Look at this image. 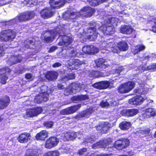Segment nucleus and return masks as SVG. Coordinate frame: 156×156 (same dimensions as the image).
<instances>
[{
	"label": "nucleus",
	"mask_w": 156,
	"mask_h": 156,
	"mask_svg": "<svg viewBox=\"0 0 156 156\" xmlns=\"http://www.w3.org/2000/svg\"><path fill=\"white\" fill-rule=\"evenodd\" d=\"M16 36V32L13 30H4L2 31L0 33V40L2 41L5 42L12 41L15 38Z\"/></svg>",
	"instance_id": "nucleus-1"
},
{
	"label": "nucleus",
	"mask_w": 156,
	"mask_h": 156,
	"mask_svg": "<svg viewBox=\"0 0 156 156\" xmlns=\"http://www.w3.org/2000/svg\"><path fill=\"white\" fill-rule=\"evenodd\" d=\"M139 86L137 87V93L141 94L140 95H137V105L141 104L146 99V98L143 97V94L146 93L148 90V89L145 88V85L144 83L141 84L139 83Z\"/></svg>",
	"instance_id": "nucleus-2"
},
{
	"label": "nucleus",
	"mask_w": 156,
	"mask_h": 156,
	"mask_svg": "<svg viewBox=\"0 0 156 156\" xmlns=\"http://www.w3.org/2000/svg\"><path fill=\"white\" fill-rule=\"evenodd\" d=\"M135 83L133 81H128L121 84L118 88V92L121 94L129 92L134 87Z\"/></svg>",
	"instance_id": "nucleus-3"
},
{
	"label": "nucleus",
	"mask_w": 156,
	"mask_h": 156,
	"mask_svg": "<svg viewBox=\"0 0 156 156\" xmlns=\"http://www.w3.org/2000/svg\"><path fill=\"white\" fill-rule=\"evenodd\" d=\"M98 133L101 134L108 133L111 127V124L108 122H102L95 127Z\"/></svg>",
	"instance_id": "nucleus-4"
},
{
	"label": "nucleus",
	"mask_w": 156,
	"mask_h": 156,
	"mask_svg": "<svg viewBox=\"0 0 156 156\" xmlns=\"http://www.w3.org/2000/svg\"><path fill=\"white\" fill-rule=\"evenodd\" d=\"M111 50L112 51L115 53H118L119 50L121 51H125L128 49L129 46L127 43L125 41L122 40L117 43V46H113L112 44Z\"/></svg>",
	"instance_id": "nucleus-5"
},
{
	"label": "nucleus",
	"mask_w": 156,
	"mask_h": 156,
	"mask_svg": "<svg viewBox=\"0 0 156 156\" xmlns=\"http://www.w3.org/2000/svg\"><path fill=\"white\" fill-rule=\"evenodd\" d=\"M130 144L129 140L128 139H119L114 143L113 147L118 150H121L126 147Z\"/></svg>",
	"instance_id": "nucleus-6"
},
{
	"label": "nucleus",
	"mask_w": 156,
	"mask_h": 156,
	"mask_svg": "<svg viewBox=\"0 0 156 156\" xmlns=\"http://www.w3.org/2000/svg\"><path fill=\"white\" fill-rule=\"evenodd\" d=\"M156 115V110L152 108L146 109L143 110L141 115H140L139 119L142 120L145 118H149Z\"/></svg>",
	"instance_id": "nucleus-7"
},
{
	"label": "nucleus",
	"mask_w": 156,
	"mask_h": 156,
	"mask_svg": "<svg viewBox=\"0 0 156 156\" xmlns=\"http://www.w3.org/2000/svg\"><path fill=\"white\" fill-rule=\"evenodd\" d=\"M59 141V139L56 136L50 137L46 140L45 147L47 149H51L57 146Z\"/></svg>",
	"instance_id": "nucleus-8"
},
{
	"label": "nucleus",
	"mask_w": 156,
	"mask_h": 156,
	"mask_svg": "<svg viewBox=\"0 0 156 156\" xmlns=\"http://www.w3.org/2000/svg\"><path fill=\"white\" fill-rule=\"evenodd\" d=\"M34 13L31 11H28L21 13L18 17L19 21L25 22L31 20L34 17Z\"/></svg>",
	"instance_id": "nucleus-9"
},
{
	"label": "nucleus",
	"mask_w": 156,
	"mask_h": 156,
	"mask_svg": "<svg viewBox=\"0 0 156 156\" xmlns=\"http://www.w3.org/2000/svg\"><path fill=\"white\" fill-rule=\"evenodd\" d=\"M11 72V70L8 67L0 69V82L1 84H4L6 83L8 77L6 75V73H10Z\"/></svg>",
	"instance_id": "nucleus-10"
},
{
	"label": "nucleus",
	"mask_w": 156,
	"mask_h": 156,
	"mask_svg": "<svg viewBox=\"0 0 156 156\" xmlns=\"http://www.w3.org/2000/svg\"><path fill=\"white\" fill-rule=\"evenodd\" d=\"M81 104L71 106L62 109L60 112L61 114L68 115L72 114L77 111L81 107Z\"/></svg>",
	"instance_id": "nucleus-11"
},
{
	"label": "nucleus",
	"mask_w": 156,
	"mask_h": 156,
	"mask_svg": "<svg viewBox=\"0 0 156 156\" xmlns=\"http://www.w3.org/2000/svg\"><path fill=\"white\" fill-rule=\"evenodd\" d=\"M98 28L104 35H110L113 34L115 32L114 27L111 26L102 25Z\"/></svg>",
	"instance_id": "nucleus-12"
},
{
	"label": "nucleus",
	"mask_w": 156,
	"mask_h": 156,
	"mask_svg": "<svg viewBox=\"0 0 156 156\" xmlns=\"http://www.w3.org/2000/svg\"><path fill=\"white\" fill-rule=\"evenodd\" d=\"M83 53L87 54H94L98 52V49L92 45H85L82 48Z\"/></svg>",
	"instance_id": "nucleus-13"
},
{
	"label": "nucleus",
	"mask_w": 156,
	"mask_h": 156,
	"mask_svg": "<svg viewBox=\"0 0 156 156\" xmlns=\"http://www.w3.org/2000/svg\"><path fill=\"white\" fill-rule=\"evenodd\" d=\"M43 110L41 107H37L30 109L26 113L27 117H33L41 113Z\"/></svg>",
	"instance_id": "nucleus-14"
},
{
	"label": "nucleus",
	"mask_w": 156,
	"mask_h": 156,
	"mask_svg": "<svg viewBox=\"0 0 156 156\" xmlns=\"http://www.w3.org/2000/svg\"><path fill=\"white\" fill-rule=\"evenodd\" d=\"M10 98L7 95L0 98V110L6 108L10 104Z\"/></svg>",
	"instance_id": "nucleus-15"
},
{
	"label": "nucleus",
	"mask_w": 156,
	"mask_h": 156,
	"mask_svg": "<svg viewBox=\"0 0 156 156\" xmlns=\"http://www.w3.org/2000/svg\"><path fill=\"white\" fill-rule=\"evenodd\" d=\"M95 12V9L89 6L83 7L80 10V12H83V14H85L84 16L87 17H91Z\"/></svg>",
	"instance_id": "nucleus-16"
},
{
	"label": "nucleus",
	"mask_w": 156,
	"mask_h": 156,
	"mask_svg": "<svg viewBox=\"0 0 156 156\" xmlns=\"http://www.w3.org/2000/svg\"><path fill=\"white\" fill-rule=\"evenodd\" d=\"M110 85V82L109 81H101L94 83L93 86L96 89L101 90L107 88Z\"/></svg>",
	"instance_id": "nucleus-17"
},
{
	"label": "nucleus",
	"mask_w": 156,
	"mask_h": 156,
	"mask_svg": "<svg viewBox=\"0 0 156 156\" xmlns=\"http://www.w3.org/2000/svg\"><path fill=\"white\" fill-rule=\"evenodd\" d=\"M30 134L27 132H24L19 135L17 138L19 142L21 143H27L30 139Z\"/></svg>",
	"instance_id": "nucleus-18"
},
{
	"label": "nucleus",
	"mask_w": 156,
	"mask_h": 156,
	"mask_svg": "<svg viewBox=\"0 0 156 156\" xmlns=\"http://www.w3.org/2000/svg\"><path fill=\"white\" fill-rule=\"evenodd\" d=\"M69 66V69L71 70L77 69L82 65V62L78 59H73Z\"/></svg>",
	"instance_id": "nucleus-19"
},
{
	"label": "nucleus",
	"mask_w": 156,
	"mask_h": 156,
	"mask_svg": "<svg viewBox=\"0 0 156 156\" xmlns=\"http://www.w3.org/2000/svg\"><path fill=\"white\" fill-rule=\"evenodd\" d=\"M40 14L43 18L47 19L52 16L54 14V12L50 10L49 9L46 8L41 10Z\"/></svg>",
	"instance_id": "nucleus-20"
},
{
	"label": "nucleus",
	"mask_w": 156,
	"mask_h": 156,
	"mask_svg": "<svg viewBox=\"0 0 156 156\" xmlns=\"http://www.w3.org/2000/svg\"><path fill=\"white\" fill-rule=\"evenodd\" d=\"M122 115L128 117H132L136 114V109H130L123 110L121 112Z\"/></svg>",
	"instance_id": "nucleus-21"
},
{
	"label": "nucleus",
	"mask_w": 156,
	"mask_h": 156,
	"mask_svg": "<svg viewBox=\"0 0 156 156\" xmlns=\"http://www.w3.org/2000/svg\"><path fill=\"white\" fill-rule=\"evenodd\" d=\"M96 30L90 28H87L85 31V34L87 35V38L90 41H93V39L96 36L94 35L96 34Z\"/></svg>",
	"instance_id": "nucleus-22"
},
{
	"label": "nucleus",
	"mask_w": 156,
	"mask_h": 156,
	"mask_svg": "<svg viewBox=\"0 0 156 156\" xmlns=\"http://www.w3.org/2000/svg\"><path fill=\"white\" fill-rule=\"evenodd\" d=\"M95 63L97 67L105 69L108 67V66L105 64V60L102 58H99L95 60Z\"/></svg>",
	"instance_id": "nucleus-23"
},
{
	"label": "nucleus",
	"mask_w": 156,
	"mask_h": 156,
	"mask_svg": "<svg viewBox=\"0 0 156 156\" xmlns=\"http://www.w3.org/2000/svg\"><path fill=\"white\" fill-rule=\"evenodd\" d=\"M48 135L47 132L46 130H43L37 133L35 136V138L37 140L43 141L48 137Z\"/></svg>",
	"instance_id": "nucleus-24"
},
{
	"label": "nucleus",
	"mask_w": 156,
	"mask_h": 156,
	"mask_svg": "<svg viewBox=\"0 0 156 156\" xmlns=\"http://www.w3.org/2000/svg\"><path fill=\"white\" fill-rule=\"evenodd\" d=\"M89 99L88 95H77L73 96L71 98V100L73 102L79 101H85Z\"/></svg>",
	"instance_id": "nucleus-25"
},
{
	"label": "nucleus",
	"mask_w": 156,
	"mask_h": 156,
	"mask_svg": "<svg viewBox=\"0 0 156 156\" xmlns=\"http://www.w3.org/2000/svg\"><path fill=\"white\" fill-rule=\"evenodd\" d=\"M133 29L131 26L128 25H124L120 29L121 32L124 34H130L132 33Z\"/></svg>",
	"instance_id": "nucleus-26"
},
{
	"label": "nucleus",
	"mask_w": 156,
	"mask_h": 156,
	"mask_svg": "<svg viewBox=\"0 0 156 156\" xmlns=\"http://www.w3.org/2000/svg\"><path fill=\"white\" fill-rule=\"evenodd\" d=\"M45 76L48 80L52 81L57 79V73L54 71H48L47 72Z\"/></svg>",
	"instance_id": "nucleus-27"
},
{
	"label": "nucleus",
	"mask_w": 156,
	"mask_h": 156,
	"mask_svg": "<svg viewBox=\"0 0 156 156\" xmlns=\"http://www.w3.org/2000/svg\"><path fill=\"white\" fill-rule=\"evenodd\" d=\"M61 44H59L60 45H63L66 47L67 46L71 44L72 42L71 38L66 35H63L62 37Z\"/></svg>",
	"instance_id": "nucleus-28"
},
{
	"label": "nucleus",
	"mask_w": 156,
	"mask_h": 156,
	"mask_svg": "<svg viewBox=\"0 0 156 156\" xmlns=\"http://www.w3.org/2000/svg\"><path fill=\"white\" fill-rule=\"evenodd\" d=\"M112 140L111 138H108L103 141L102 146L104 148H112L113 147V145L112 144Z\"/></svg>",
	"instance_id": "nucleus-29"
},
{
	"label": "nucleus",
	"mask_w": 156,
	"mask_h": 156,
	"mask_svg": "<svg viewBox=\"0 0 156 156\" xmlns=\"http://www.w3.org/2000/svg\"><path fill=\"white\" fill-rule=\"evenodd\" d=\"M76 137V133L69 132L67 133L64 136V139L66 141L71 140L75 139Z\"/></svg>",
	"instance_id": "nucleus-30"
},
{
	"label": "nucleus",
	"mask_w": 156,
	"mask_h": 156,
	"mask_svg": "<svg viewBox=\"0 0 156 156\" xmlns=\"http://www.w3.org/2000/svg\"><path fill=\"white\" fill-rule=\"evenodd\" d=\"M11 65H13L21 62L22 59L20 58L17 55H12L9 59Z\"/></svg>",
	"instance_id": "nucleus-31"
},
{
	"label": "nucleus",
	"mask_w": 156,
	"mask_h": 156,
	"mask_svg": "<svg viewBox=\"0 0 156 156\" xmlns=\"http://www.w3.org/2000/svg\"><path fill=\"white\" fill-rule=\"evenodd\" d=\"M137 69V71L139 70V73L143 72L144 70H151L154 71V64L150 65L148 66L139 67Z\"/></svg>",
	"instance_id": "nucleus-32"
},
{
	"label": "nucleus",
	"mask_w": 156,
	"mask_h": 156,
	"mask_svg": "<svg viewBox=\"0 0 156 156\" xmlns=\"http://www.w3.org/2000/svg\"><path fill=\"white\" fill-rule=\"evenodd\" d=\"M130 123L129 122H122L119 125L120 129L123 130H125L129 129L130 127Z\"/></svg>",
	"instance_id": "nucleus-33"
},
{
	"label": "nucleus",
	"mask_w": 156,
	"mask_h": 156,
	"mask_svg": "<svg viewBox=\"0 0 156 156\" xmlns=\"http://www.w3.org/2000/svg\"><path fill=\"white\" fill-rule=\"evenodd\" d=\"M118 22V19L115 17H111L107 19L106 23L107 24H110V26L114 27L115 25L117 24Z\"/></svg>",
	"instance_id": "nucleus-34"
},
{
	"label": "nucleus",
	"mask_w": 156,
	"mask_h": 156,
	"mask_svg": "<svg viewBox=\"0 0 156 156\" xmlns=\"http://www.w3.org/2000/svg\"><path fill=\"white\" fill-rule=\"evenodd\" d=\"M40 2V1L39 0H24L23 1L25 4H29L32 6L38 4Z\"/></svg>",
	"instance_id": "nucleus-35"
},
{
	"label": "nucleus",
	"mask_w": 156,
	"mask_h": 156,
	"mask_svg": "<svg viewBox=\"0 0 156 156\" xmlns=\"http://www.w3.org/2000/svg\"><path fill=\"white\" fill-rule=\"evenodd\" d=\"M43 96V95H40L36 96L35 98L36 101L37 103H40L43 101H47L48 98L47 97H44Z\"/></svg>",
	"instance_id": "nucleus-36"
},
{
	"label": "nucleus",
	"mask_w": 156,
	"mask_h": 156,
	"mask_svg": "<svg viewBox=\"0 0 156 156\" xmlns=\"http://www.w3.org/2000/svg\"><path fill=\"white\" fill-rule=\"evenodd\" d=\"M54 122L52 121H47L44 122L43 126L47 128H50L52 127L53 125Z\"/></svg>",
	"instance_id": "nucleus-37"
},
{
	"label": "nucleus",
	"mask_w": 156,
	"mask_h": 156,
	"mask_svg": "<svg viewBox=\"0 0 156 156\" xmlns=\"http://www.w3.org/2000/svg\"><path fill=\"white\" fill-rule=\"evenodd\" d=\"M151 130L148 128L147 129L141 131L138 130V132L139 133L142 134L144 135H151V133H150Z\"/></svg>",
	"instance_id": "nucleus-38"
},
{
	"label": "nucleus",
	"mask_w": 156,
	"mask_h": 156,
	"mask_svg": "<svg viewBox=\"0 0 156 156\" xmlns=\"http://www.w3.org/2000/svg\"><path fill=\"white\" fill-rule=\"evenodd\" d=\"M88 25L89 27L94 29L97 30V27H98V24L95 22L91 21L90 22Z\"/></svg>",
	"instance_id": "nucleus-39"
},
{
	"label": "nucleus",
	"mask_w": 156,
	"mask_h": 156,
	"mask_svg": "<svg viewBox=\"0 0 156 156\" xmlns=\"http://www.w3.org/2000/svg\"><path fill=\"white\" fill-rule=\"evenodd\" d=\"M146 48L145 46L143 44L137 45V53L144 51Z\"/></svg>",
	"instance_id": "nucleus-40"
},
{
	"label": "nucleus",
	"mask_w": 156,
	"mask_h": 156,
	"mask_svg": "<svg viewBox=\"0 0 156 156\" xmlns=\"http://www.w3.org/2000/svg\"><path fill=\"white\" fill-rule=\"evenodd\" d=\"M33 41L31 40H26L24 41V47L27 49L30 48V45L33 43Z\"/></svg>",
	"instance_id": "nucleus-41"
},
{
	"label": "nucleus",
	"mask_w": 156,
	"mask_h": 156,
	"mask_svg": "<svg viewBox=\"0 0 156 156\" xmlns=\"http://www.w3.org/2000/svg\"><path fill=\"white\" fill-rule=\"evenodd\" d=\"M129 104L136 106V96L129 99Z\"/></svg>",
	"instance_id": "nucleus-42"
},
{
	"label": "nucleus",
	"mask_w": 156,
	"mask_h": 156,
	"mask_svg": "<svg viewBox=\"0 0 156 156\" xmlns=\"http://www.w3.org/2000/svg\"><path fill=\"white\" fill-rule=\"evenodd\" d=\"M108 106H114L116 105L117 102L114 100L112 98H109L108 99Z\"/></svg>",
	"instance_id": "nucleus-43"
},
{
	"label": "nucleus",
	"mask_w": 156,
	"mask_h": 156,
	"mask_svg": "<svg viewBox=\"0 0 156 156\" xmlns=\"http://www.w3.org/2000/svg\"><path fill=\"white\" fill-rule=\"evenodd\" d=\"M51 156H59L60 153L58 150L49 151Z\"/></svg>",
	"instance_id": "nucleus-44"
},
{
	"label": "nucleus",
	"mask_w": 156,
	"mask_h": 156,
	"mask_svg": "<svg viewBox=\"0 0 156 156\" xmlns=\"http://www.w3.org/2000/svg\"><path fill=\"white\" fill-rule=\"evenodd\" d=\"M90 4L91 5L95 6L98 5V0H91L90 2Z\"/></svg>",
	"instance_id": "nucleus-45"
},
{
	"label": "nucleus",
	"mask_w": 156,
	"mask_h": 156,
	"mask_svg": "<svg viewBox=\"0 0 156 156\" xmlns=\"http://www.w3.org/2000/svg\"><path fill=\"white\" fill-rule=\"evenodd\" d=\"M100 105L103 108L105 107L106 106H108V101H102L100 102Z\"/></svg>",
	"instance_id": "nucleus-46"
},
{
	"label": "nucleus",
	"mask_w": 156,
	"mask_h": 156,
	"mask_svg": "<svg viewBox=\"0 0 156 156\" xmlns=\"http://www.w3.org/2000/svg\"><path fill=\"white\" fill-rule=\"evenodd\" d=\"M5 49L3 45H0V57L3 56L5 54Z\"/></svg>",
	"instance_id": "nucleus-47"
},
{
	"label": "nucleus",
	"mask_w": 156,
	"mask_h": 156,
	"mask_svg": "<svg viewBox=\"0 0 156 156\" xmlns=\"http://www.w3.org/2000/svg\"><path fill=\"white\" fill-rule=\"evenodd\" d=\"M87 151V149L85 148H82L78 150V153L80 155H82Z\"/></svg>",
	"instance_id": "nucleus-48"
},
{
	"label": "nucleus",
	"mask_w": 156,
	"mask_h": 156,
	"mask_svg": "<svg viewBox=\"0 0 156 156\" xmlns=\"http://www.w3.org/2000/svg\"><path fill=\"white\" fill-rule=\"evenodd\" d=\"M97 73V71H95L92 70L91 72H90L89 73V76L90 77H95L96 75L95 74Z\"/></svg>",
	"instance_id": "nucleus-49"
},
{
	"label": "nucleus",
	"mask_w": 156,
	"mask_h": 156,
	"mask_svg": "<svg viewBox=\"0 0 156 156\" xmlns=\"http://www.w3.org/2000/svg\"><path fill=\"white\" fill-rule=\"evenodd\" d=\"M67 76L69 80L74 79L75 77V74L72 73L68 74Z\"/></svg>",
	"instance_id": "nucleus-50"
},
{
	"label": "nucleus",
	"mask_w": 156,
	"mask_h": 156,
	"mask_svg": "<svg viewBox=\"0 0 156 156\" xmlns=\"http://www.w3.org/2000/svg\"><path fill=\"white\" fill-rule=\"evenodd\" d=\"M44 41L46 43L51 42L52 41L51 37L50 36H48L47 37H45Z\"/></svg>",
	"instance_id": "nucleus-51"
},
{
	"label": "nucleus",
	"mask_w": 156,
	"mask_h": 156,
	"mask_svg": "<svg viewBox=\"0 0 156 156\" xmlns=\"http://www.w3.org/2000/svg\"><path fill=\"white\" fill-rule=\"evenodd\" d=\"M60 80L62 82H65L69 80L67 76H63Z\"/></svg>",
	"instance_id": "nucleus-52"
},
{
	"label": "nucleus",
	"mask_w": 156,
	"mask_h": 156,
	"mask_svg": "<svg viewBox=\"0 0 156 156\" xmlns=\"http://www.w3.org/2000/svg\"><path fill=\"white\" fill-rule=\"evenodd\" d=\"M152 22H154V25L152 27V30L154 33H156V21H154V20H153Z\"/></svg>",
	"instance_id": "nucleus-53"
},
{
	"label": "nucleus",
	"mask_w": 156,
	"mask_h": 156,
	"mask_svg": "<svg viewBox=\"0 0 156 156\" xmlns=\"http://www.w3.org/2000/svg\"><path fill=\"white\" fill-rule=\"evenodd\" d=\"M25 156H38V154L36 152H31Z\"/></svg>",
	"instance_id": "nucleus-54"
},
{
	"label": "nucleus",
	"mask_w": 156,
	"mask_h": 156,
	"mask_svg": "<svg viewBox=\"0 0 156 156\" xmlns=\"http://www.w3.org/2000/svg\"><path fill=\"white\" fill-rule=\"evenodd\" d=\"M32 74L30 73H27L25 74V78L27 79H31L32 77Z\"/></svg>",
	"instance_id": "nucleus-55"
},
{
	"label": "nucleus",
	"mask_w": 156,
	"mask_h": 156,
	"mask_svg": "<svg viewBox=\"0 0 156 156\" xmlns=\"http://www.w3.org/2000/svg\"><path fill=\"white\" fill-rule=\"evenodd\" d=\"M61 65H62L61 63L58 62H56L53 64L52 66L54 68H56L59 67L61 66Z\"/></svg>",
	"instance_id": "nucleus-56"
},
{
	"label": "nucleus",
	"mask_w": 156,
	"mask_h": 156,
	"mask_svg": "<svg viewBox=\"0 0 156 156\" xmlns=\"http://www.w3.org/2000/svg\"><path fill=\"white\" fill-rule=\"evenodd\" d=\"M57 48L56 47H52L50 48L49 52H53Z\"/></svg>",
	"instance_id": "nucleus-57"
},
{
	"label": "nucleus",
	"mask_w": 156,
	"mask_h": 156,
	"mask_svg": "<svg viewBox=\"0 0 156 156\" xmlns=\"http://www.w3.org/2000/svg\"><path fill=\"white\" fill-rule=\"evenodd\" d=\"M57 87L58 89H62L64 88V86L61 84H58L57 85Z\"/></svg>",
	"instance_id": "nucleus-58"
},
{
	"label": "nucleus",
	"mask_w": 156,
	"mask_h": 156,
	"mask_svg": "<svg viewBox=\"0 0 156 156\" xmlns=\"http://www.w3.org/2000/svg\"><path fill=\"white\" fill-rule=\"evenodd\" d=\"M43 156H51L49 151L45 153Z\"/></svg>",
	"instance_id": "nucleus-59"
},
{
	"label": "nucleus",
	"mask_w": 156,
	"mask_h": 156,
	"mask_svg": "<svg viewBox=\"0 0 156 156\" xmlns=\"http://www.w3.org/2000/svg\"><path fill=\"white\" fill-rule=\"evenodd\" d=\"M75 53V51L74 50L71 51L69 53L70 54H71V55H70L71 57H75L76 55V54H75V55H73L74 53Z\"/></svg>",
	"instance_id": "nucleus-60"
},
{
	"label": "nucleus",
	"mask_w": 156,
	"mask_h": 156,
	"mask_svg": "<svg viewBox=\"0 0 156 156\" xmlns=\"http://www.w3.org/2000/svg\"><path fill=\"white\" fill-rule=\"evenodd\" d=\"M98 5L102 3H104L106 2V0H98Z\"/></svg>",
	"instance_id": "nucleus-61"
},
{
	"label": "nucleus",
	"mask_w": 156,
	"mask_h": 156,
	"mask_svg": "<svg viewBox=\"0 0 156 156\" xmlns=\"http://www.w3.org/2000/svg\"><path fill=\"white\" fill-rule=\"evenodd\" d=\"M86 115V112H85V113L83 112V113H81L80 114V116H81V117H84L85 116V115Z\"/></svg>",
	"instance_id": "nucleus-62"
},
{
	"label": "nucleus",
	"mask_w": 156,
	"mask_h": 156,
	"mask_svg": "<svg viewBox=\"0 0 156 156\" xmlns=\"http://www.w3.org/2000/svg\"><path fill=\"white\" fill-rule=\"evenodd\" d=\"M154 71L156 70V63H154Z\"/></svg>",
	"instance_id": "nucleus-63"
},
{
	"label": "nucleus",
	"mask_w": 156,
	"mask_h": 156,
	"mask_svg": "<svg viewBox=\"0 0 156 156\" xmlns=\"http://www.w3.org/2000/svg\"><path fill=\"white\" fill-rule=\"evenodd\" d=\"M147 101L148 103H152L153 102V100H147Z\"/></svg>",
	"instance_id": "nucleus-64"
}]
</instances>
